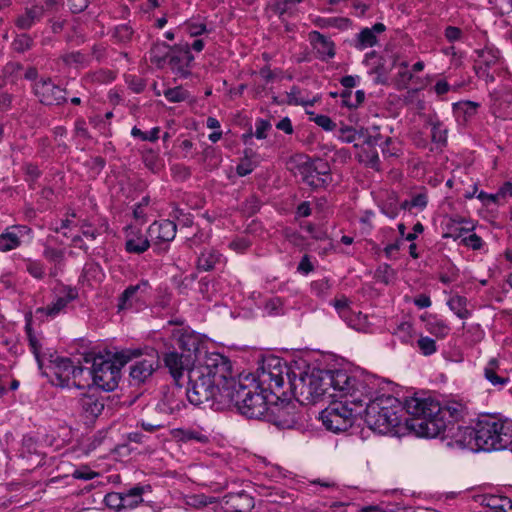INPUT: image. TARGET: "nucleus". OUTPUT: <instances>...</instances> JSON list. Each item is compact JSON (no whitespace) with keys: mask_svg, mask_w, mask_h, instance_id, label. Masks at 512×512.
Returning a JSON list of instances; mask_svg holds the SVG:
<instances>
[{"mask_svg":"<svg viewBox=\"0 0 512 512\" xmlns=\"http://www.w3.org/2000/svg\"><path fill=\"white\" fill-rule=\"evenodd\" d=\"M405 409L411 416L405 419L406 427L417 436L434 438L440 434L455 439H463L458 431L457 421L462 416V405L456 402L440 405L431 398L412 397L405 402Z\"/></svg>","mask_w":512,"mask_h":512,"instance_id":"1","label":"nucleus"},{"mask_svg":"<svg viewBox=\"0 0 512 512\" xmlns=\"http://www.w3.org/2000/svg\"><path fill=\"white\" fill-rule=\"evenodd\" d=\"M463 439H457L460 446H469L472 440L478 450L495 451L506 449L512 444V420L485 416L478 420L475 428L458 427Z\"/></svg>","mask_w":512,"mask_h":512,"instance_id":"2","label":"nucleus"},{"mask_svg":"<svg viewBox=\"0 0 512 512\" xmlns=\"http://www.w3.org/2000/svg\"><path fill=\"white\" fill-rule=\"evenodd\" d=\"M365 409V423L380 434H398L397 429L401 423L399 415L403 408L397 398L392 395H378L374 388L372 397H369Z\"/></svg>","mask_w":512,"mask_h":512,"instance_id":"3","label":"nucleus"},{"mask_svg":"<svg viewBox=\"0 0 512 512\" xmlns=\"http://www.w3.org/2000/svg\"><path fill=\"white\" fill-rule=\"evenodd\" d=\"M140 355L141 351L139 349H127L117 352L114 355V360L106 359L101 355L93 353L86 354L84 362L92 363V367L87 369L88 374L93 380L91 387L106 392L113 391L118 386L121 367Z\"/></svg>","mask_w":512,"mask_h":512,"instance_id":"4","label":"nucleus"},{"mask_svg":"<svg viewBox=\"0 0 512 512\" xmlns=\"http://www.w3.org/2000/svg\"><path fill=\"white\" fill-rule=\"evenodd\" d=\"M324 380L333 397L346 398L355 407H362L372 397L375 382L368 378L357 377L343 370H325Z\"/></svg>","mask_w":512,"mask_h":512,"instance_id":"5","label":"nucleus"},{"mask_svg":"<svg viewBox=\"0 0 512 512\" xmlns=\"http://www.w3.org/2000/svg\"><path fill=\"white\" fill-rule=\"evenodd\" d=\"M259 386H245L241 382L234 388H225L224 399L226 403H232L238 411L250 419L267 418L270 406L265 395L266 389H260Z\"/></svg>","mask_w":512,"mask_h":512,"instance_id":"6","label":"nucleus"},{"mask_svg":"<svg viewBox=\"0 0 512 512\" xmlns=\"http://www.w3.org/2000/svg\"><path fill=\"white\" fill-rule=\"evenodd\" d=\"M325 370L294 375L290 379L291 391L301 405L315 404L324 398H333L324 380Z\"/></svg>","mask_w":512,"mask_h":512,"instance_id":"7","label":"nucleus"},{"mask_svg":"<svg viewBox=\"0 0 512 512\" xmlns=\"http://www.w3.org/2000/svg\"><path fill=\"white\" fill-rule=\"evenodd\" d=\"M194 368L216 382V386L221 389V401L224 399L225 388L237 387L240 382L236 379L237 373L234 372L231 361L220 353L206 354L203 361Z\"/></svg>","mask_w":512,"mask_h":512,"instance_id":"8","label":"nucleus"},{"mask_svg":"<svg viewBox=\"0 0 512 512\" xmlns=\"http://www.w3.org/2000/svg\"><path fill=\"white\" fill-rule=\"evenodd\" d=\"M288 169L313 188L326 186L330 181V167L320 158L311 160L306 156L298 155L290 159Z\"/></svg>","mask_w":512,"mask_h":512,"instance_id":"9","label":"nucleus"},{"mask_svg":"<svg viewBox=\"0 0 512 512\" xmlns=\"http://www.w3.org/2000/svg\"><path fill=\"white\" fill-rule=\"evenodd\" d=\"M188 379L186 396L191 404L200 406L211 403L213 406L214 402L226 403V401H221V389L216 386V382L206 377L203 372L193 367L189 371Z\"/></svg>","mask_w":512,"mask_h":512,"instance_id":"10","label":"nucleus"},{"mask_svg":"<svg viewBox=\"0 0 512 512\" xmlns=\"http://www.w3.org/2000/svg\"><path fill=\"white\" fill-rule=\"evenodd\" d=\"M49 362L51 381L55 386L61 388L76 387L78 389L84 387L79 378L84 373L85 368L75 364L70 358L57 357Z\"/></svg>","mask_w":512,"mask_h":512,"instance_id":"11","label":"nucleus"},{"mask_svg":"<svg viewBox=\"0 0 512 512\" xmlns=\"http://www.w3.org/2000/svg\"><path fill=\"white\" fill-rule=\"evenodd\" d=\"M285 375L289 381L293 378L289 374V368L280 358H266L258 369V386H262L261 389H266V391L269 390L272 394H276L283 388Z\"/></svg>","mask_w":512,"mask_h":512,"instance_id":"12","label":"nucleus"},{"mask_svg":"<svg viewBox=\"0 0 512 512\" xmlns=\"http://www.w3.org/2000/svg\"><path fill=\"white\" fill-rule=\"evenodd\" d=\"M348 401H335L320 413V419L325 428L334 433L348 430L354 423L357 411L349 407Z\"/></svg>","mask_w":512,"mask_h":512,"instance_id":"13","label":"nucleus"},{"mask_svg":"<svg viewBox=\"0 0 512 512\" xmlns=\"http://www.w3.org/2000/svg\"><path fill=\"white\" fill-rule=\"evenodd\" d=\"M267 420L281 429H291L301 425V415L293 402L275 403L270 406Z\"/></svg>","mask_w":512,"mask_h":512,"instance_id":"14","label":"nucleus"},{"mask_svg":"<svg viewBox=\"0 0 512 512\" xmlns=\"http://www.w3.org/2000/svg\"><path fill=\"white\" fill-rule=\"evenodd\" d=\"M160 359L158 352L154 349H150L144 356V358L135 361L130 366V377L131 381L135 385L145 383L153 373L159 368Z\"/></svg>","mask_w":512,"mask_h":512,"instance_id":"15","label":"nucleus"},{"mask_svg":"<svg viewBox=\"0 0 512 512\" xmlns=\"http://www.w3.org/2000/svg\"><path fill=\"white\" fill-rule=\"evenodd\" d=\"M163 361L176 385H179V381L183 377L185 371L189 373V371L195 367L194 357H191L190 354L178 353L176 351L165 353Z\"/></svg>","mask_w":512,"mask_h":512,"instance_id":"16","label":"nucleus"},{"mask_svg":"<svg viewBox=\"0 0 512 512\" xmlns=\"http://www.w3.org/2000/svg\"><path fill=\"white\" fill-rule=\"evenodd\" d=\"M82 415L88 420L96 419L104 410V397L88 384V390L79 398Z\"/></svg>","mask_w":512,"mask_h":512,"instance_id":"17","label":"nucleus"},{"mask_svg":"<svg viewBox=\"0 0 512 512\" xmlns=\"http://www.w3.org/2000/svg\"><path fill=\"white\" fill-rule=\"evenodd\" d=\"M194 56L190 52L188 43L174 45L169 56L171 70L179 76L187 77L190 74L189 67Z\"/></svg>","mask_w":512,"mask_h":512,"instance_id":"18","label":"nucleus"},{"mask_svg":"<svg viewBox=\"0 0 512 512\" xmlns=\"http://www.w3.org/2000/svg\"><path fill=\"white\" fill-rule=\"evenodd\" d=\"M35 95L45 105H60L66 101L65 90L50 79L40 80L34 85Z\"/></svg>","mask_w":512,"mask_h":512,"instance_id":"19","label":"nucleus"},{"mask_svg":"<svg viewBox=\"0 0 512 512\" xmlns=\"http://www.w3.org/2000/svg\"><path fill=\"white\" fill-rule=\"evenodd\" d=\"M150 288V284L147 280H141L136 285L128 286L119 296L117 304L118 310L131 309L143 303Z\"/></svg>","mask_w":512,"mask_h":512,"instance_id":"20","label":"nucleus"},{"mask_svg":"<svg viewBox=\"0 0 512 512\" xmlns=\"http://www.w3.org/2000/svg\"><path fill=\"white\" fill-rule=\"evenodd\" d=\"M78 297V291L72 287H65L63 295L56 298L46 307H40L36 310V314L54 318L65 310L67 305Z\"/></svg>","mask_w":512,"mask_h":512,"instance_id":"21","label":"nucleus"},{"mask_svg":"<svg viewBox=\"0 0 512 512\" xmlns=\"http://www.w3.org/2000/svg\"><path fill=\"white\" fill-rule=\"evenodd\" d=\"M225 512H250L254 506V498L244 491L231 493L222 498Z\"/></svg>","mask_w":512,"mask_h":512,"instance_id":"22","label":"nucleus"},{"mask_svg":"<svg viewBox=\"0 0 512 512\" xmlns=\"http://www.w3.org/2000/svg\"><path fill=\"white\" fill-rule=\"evenodd\" d=\"M177 226L173 221L154 222L148 228V236L153 242H169L176 236Z\"/></svg>","mask_w":512,"mask_h":512,"instance_id":"23","label":"nucleus"},{"mask_svg":"<svg viewBox=\"0 0 512 512\" xmlns=\"http://www.w3.org/2000/svg\"><path fill=\"white\" fill-rule=\"evenodd\" d=\"M309 39L316 51V57L322 61H327L335 56L334 43L318 31H312Z\"/></svg>","mask_w":512,"mask_h":512,"instance_id":"24","label":"nucleus"},{"mask_svg":"<svg viewBox=\"0 0 512 512\" xmlns=\"http://www.w3.org/2000/svg\"><path fill=\"white\" fill-rule=\"evenodd\" d=\"M29 231V228L24 225L8 227L5 233H2V251H10L19 247Z\"/></svg>","mask_w":512,"mask_h":512,"instance_id":"25","label":"nucleus"},{"mask_svg":"<svg viewBox=\"0 0 512 512\" xmlns=\"http://www.w3.org/2000/svg\"><path fill=\"white\" fill-rule=\"evenodd\" d=\"M150 246V241L143 236L140 231L131 228L127 233L125 248L129 253L140 254L145 252Z\"/></svg>","mask_w":512,"mask_h":512,"instance_id":"26","label":"nucleus"},{"mask_svg":"<svg viewBox=\"0 0 512 512\" xmlns=\"http://www.w3.org/2000/svg\"><path fill=\"white\" fill-rule=\"evenodd\" d=\"M45 13V8L42 5H33L27 8L23 15H20L16 20V25L21 29H29L32 25L39 21Z\"/></svg>","mask_w":512,"mask_h":512,"instance_id":"27","label":"nucleus"},{"mask_svg":"<svg viewBox=\"0 0 512 512\" xmlns=\"http://www.w3.org/2000/svg\"><path fill=\"white\" fill-rule=\"evenodd\" d=\"M173 46H169L164 42L153 44L150 49V61L158 67H163L169 58Z\"/></svg>","mask_w":512,"mask_h":512,"instance_id":"28","label":"nucleus"},{"mask_svg":"<svg viewBox=\"0 0 512 512\" xmlns=\"http://www.w3.org/2000/svg\"><path fill=\"white\" fill-rule=\"evenodd\" d=\"M221 259L222 256L218 252L212 249H205L197 259V268L203 271H210L221 262Z\"/></svg>","mask_w":512,"mask_h":512,"instance_id":"29","label":"nucleus"},{"mask_svg":"<svg viewBox=\"0 0 512 512\" xmlns=\"http://www.w3.org/2000/svg\"><path fill=\"white\" fill-rule=\"evenodd\" d=\"M20 456L28 460L35 459L37 464L41 462V452L38 449L37 442L32 437L23 438Z\"/></svg>","mask_w":512,"mask_h":512,"instance_id":"30","label":"nucleus"},{"mask_svg":"<svg viewBox=\"0 0 512 512\" xmlns=\"http://www.w3.org/2000/svg\"><path fill=\"white\" fill-rule=\"evenodd\" d=\"M469 228H460L459 233L452 234L447 233L445 237H453L454 239H458L462 237V242L465 246L472 248L473 250H478L482 247L483 241L481 237H479L477 234H469L467 236H463L464 233H468Z\"/></svg>","mask_w":512,"mask_h":512,"instance_id":"31","label":"nucleus"},{"mask_svg":"<svg viewBox=\"0 0 512 512\" xmlns=\"http://www.w3.org/2000/svg\"><path fill=\"white\" fill-rule=\"evenodd\" d=\"M143 492V487L136 486L125 493H121L123 509H132L135 508L138 504H140L143 501Z\"/></svg>","mask_w":512,"mask_h":512,"instance_id":"32","label":"nucleus"},{"mask_svg":"<svg viewBox=\"0 0 512 512\" xmlns=\"http://www.w3.org/2000/svg\"><path fill=\"white\" fill-rule=\"evenodd\" d=\"M179 347L182 353L190 354L191 357L196 359V353L199 350V339L192 334H182L178 340Z\"/></svg>","mask_w":512,"mask_h":512,"instance_id":"33","label":"nucleus"},{"mask_svg":"<svg viewBox=\"0 0 512 512\" xmlns=\"http://www.w3.org/2000/svg\"><path fill=\"white\" fill-rule=\"evenodd\" d=\"M483 502L493 512H506L511 507V499L505 496L490 495L485 497Z\"/></svg>","mask_w":512,"mask_h":512,"instance_id":"34","label":"nucleus"},{"mask_svg":"<svg viewBox=\"0 0 512 512\" xmlns=\"http://www.w3.org/2000/svg\"><path fill=\"white\" fill-rule=\"evenodd\" d=\"M314 24L318 26L319 28H329V27H335L340 30L347 29L350 25V20L348 18L343 17H317L314 20Z\"/></svg>","mask_w":512,"mask_h":512,"instance_id":"35","label":"nucleus"},{"mask_svg":"<svg viewBox=\"0 0 512 512\" xmlns=\"http://www.w3.org/2000/svg\"><path fill=\"white\" fill-rule=\"evenodd\" d=\"M498 368V360L496 358H492L489 360L487 366L484 369L485 378L494 386L496 385H505L509 379L505 377L498 376L496 373V369Z\"/></svg>","mask_w":512,"mask_h":512,"instance_id":"36","label":"nucleus"},{"mask_svg":"<svg viewBox=\"0 0 512 512\" xmlns=\"http://www.w3.org/2000/svg\"><path fill=\"white\" fill-rule=\"evenodd\" d=\"M344 320L351 328L357 331H365L369 325L367 315L363 314L362 312L354 313L351 311L348 314V319Z\"/></svg>","mask_w":512,"mask_h":512,"instance_id":"37","label":"nucleus"},{"mask_svg":"<svg viewBox=\"0 0 512 512\" xmlns=\"http://www.w3.org/2000/svg\"><path fill=\"white\" fill-rule=\"evenodd\" d=\"M177 437L183 442L196 441L198 443H207L208 437L200 431L193 429L177 430Z\"/></svg>","mask_w":512,"mask_h":512,"instance_id":"38","label":"nucleus"},{"mask_svg":"<svg viewBox=\"0 0 512 512\" xmlns=\"http://www.w3.org/2000/svg\"><path fill=\"white\" fill-rule=\"evenodd\" d=\"M466 303V298L461 296H453L448 301L450 309L461 319H466L469 316V312L466 308Z\"/></svg>","mask_w":512,"mask_h":512,"instance_id":"39","label":"nucleus"},{"mask_svg":"<svg viewBox=\"0 0 512 512\" xmlns=\"http://www.w3.org/2000/svg\"><path fill=\"white\" fill-rule=\"evenodd\" d=\"M426 329L430 334L440 339L445 338L450 331L449 326L445 322L436 319L427 322Z\"/></svg>","mask_w":512,"mask_h":512,"instance_id":"40","label":"nucleus"},{"mask_svg":"<svg viewBox=\"0 0 512 512\" xmlns=\"http://www.w3.org/2000/svg\"><path fill=\"white\" fill-rule=\"evenodd\" d=\"M352 96L353 92L351 89L346 88V90L341 93L342 103L348 108H357L365 99V93L362 90L356 91V100H352Z\"/></svg>","mask_w":512,"mask_h":512,"instance_id":"41","label":"nucleus"},{"mask_svg":"<svg viewBox=\"0 0 512 512\" xmlns=\"http://www.w3.org/2000/svg\"><path fill=\"white\" fill-rule=\"evenodd\" d=\"M358 44L356 45L359 49H365L373 47L377 43L376 35L374 31L369 28H364L357 36Z\"/></svg>","mask_w":512,"mask_h":512,"instance_id":"42","label":"nucleus"},{"mask_svg":"<svg viewBox=\"0 0 512 512\" xmlns=\"http://www.w3.org/2000/svg\"><path fill=\"white\" fill-rule=\"evenodd\" d=\"M178 387L173 390L170 394H166L164 397V404L167 406L170 413L178 412L184 407V403L182 400H174L178 394L181 393V385H177Z\"/></svg>","mask_w":512,"mask_h":512,"instance_id":"43","label":"nucleus"},{"mask_svg":"<svg viewBox=\"0 0 512 512\" xmlns=\"http://www.w3.org/2000/svg\"><path fill=\"white\" fill-rule=\"evenodd\" d=\"M300 2L301 0H277L275 4V10L279 16H292L295 12L297 4Z\"/></svg>","mask_w":512,"mask_h":512,"instance_id":"44","label":"nucleus"},{"mask_svg":"<svg viewBox=\"0 0 512 512\" xmlns=\"http://www.w3.org/2000/svg\"><path fill=\"white\" fill-rule=\"evenodd\" d=\"M432 141L438 144H445L447 141V129L439 121H430Z\"/></svg>","mask_w":512,"mask_h":512,"instance_id":"45","label":"nucleus"},{"mask_svg":"<svg viewBox=\"0 0 512 512\" xmlns=\"http://www.w3.org/2000/svg\"><path fill=\"white\" fill-rule=\"evenodd\" d=\"M417 346L424 356H430L437 351L435 340L428 336H420L417 340Z\"/></svg>","mask_w":512,"mask_h":512,"instance_id":"46","label":"nucleus"},{"mask_svg":"<svg viewBox=\"0 0 512 512\" xmlns=\"http://www.w3.org/2000/svg\"><path fill=\"white\" fill-rule=\"evenodd\" d=\"M493 114L497 117H508L512 112V97L507 100H496L492 106Z\"/></svg>","mask_w":512,"mask_h":512,"instance_id":"47","label":"nucleus"},{"mask_svg":"<svg viewBox=\"0 0 512 512\" xmlns=\"http://www.w3.org/2000/svg\"><path fill=\"white\" fill-rule=\"evenodd\" d=\"M188 92L182 87L169 88L164 91V97L172 103H178L188 98Z\"/></svg>","mask_w":512,"mask_h":512,"instance_id":"48","label":"nucleus"},{"mask_svg":"<svg viewBox=\"0 0 512 512\" xmlns=\"http://www.w3.org/2000/svg\"><path fill=\"white\" fill-rule=\"evenodd\" d=\"M159 132L160 129L158 127L152 128L149 132H143L135 126L131 130V135L133 137H138L143 141L154 142L159 138Z\"/></svg>","mask_w":512,"mask_h":512,"instance_id":"49","label":"nucleus"},{"mask_svg":"<svg viewBox=\"0 0 512 512\" xmlns=\"http://www.w3.org/2000/svg\"><path fill=\"white\" fill-rule=\"evenodd\" d=\"M133 30L127 24L116 26L113 31V37L119 42H127L132 38Z\"/></svg>","mask_w":512,"mask_h":512,"instance_id":"50","label":"nucleus"},{"mask_svg":"<svg viewBox=\"0 0 512 512\" xmlns=\"http://www.w3.org/2000/svg\"><path fill=\"white\" fill-rule=\"evenodd\" d=\"M28 339L30 348L37 360L39 368L41 369L43 367V359L41 355L42 345L40 343V340L37 338V336L31 334L30 332L28 333Z\"/></svg>","mask_w":512,"mask_h":512,"instance_id":"51","label":"nucleus"},{"mask_svg":"<svg viewBox=\"0 0 512 512\" xmlns=\"http://www.w3.org/2000/svg\"><path fill=\"white\" fill-rule=\"evenodd\" d=\"M349 304L350 301L345 296H341L333 302V306L342 319H348V314L351 312Z\"/></svg>","mask_w":512,"mask_h":512,"instance_id":"52","label":"nucleus"},{"mask_svg":"<svg viewBox=\"0 0 512 512\" xmlns=\"http://www.w3.org/2000/svg\"><path fill=\"white\" fill-rule=\"evenodd\" d=\"M105 504L115 510L123 509L122 494L117 492L108 493L104 498Z\"/></svg>","mask_w":512,"mask_h":512,"instance_id":"53","label":"nucleus"},{"mask_svg":"<svg viewBox=\"0 0 512 512\" xmlns=\"http://www.w3.org/2000/svg\"><path fill=\"white\" fill-rule=\"evenodd\" d=\"M31 43V38L26 34H22L14 39L12 47L17 52H24L31 47Z\"/></svg>","mask_w":512,"mask_h":512,"instance_id":"54","label":"nucleus"},{"mask_svg":"<svg viewBox=\"0 0 512 512\" xmlns=\"http://www.w3.org/2000/svg\"><path fill=\"white\" fill-rule=\"evenodd\" d=\"M43 255L48 261L55 264L61 263L64 259V252L52 247H46Z\"/></svg>","mask_w":512,"mask_h":512,"instance_id":"55","label":"nucleus"},{"mask_svg":"<svg viewBox=\"0 0 512 512\" xmlns=\"http://www.w3.org/2000/svg\"><path fill=\"white\" fill-rule=\"evenodd\" d=\"M270 129H271V124L268 120L257 119L255 122L254 135L258 139H265L267 137V131Z\"/></svg>","mask_w":512,"mask_h":512,"instance_id":"56","label":"nucleus"},{"mask_svg":"<svg viewBox=\"0 0 512 512\" xmlns=\"http://www.w3.org/2000/svg\"><path fill=\"white\" fill-rule=\"evenodd\" d=\"M27 271L36 279H42L45 275V269L39 261H29L27 263Z\"/></svg>","mask_w":512,"mask_h":512,"instance_id":"57","label":"nucleus"},{"mask_svg":"<svg viewBox=\"0 0 512 512\" xmlns=\"http://www.w3.org/2000/svg\"><path fill=\"white\" fill-rule=\"evenodd\" d=\"M310 119L326 131H332L336 126L331 118L326 115H316Z\"/></svg>","mask_w":512,"mask_h":512,"instance_id":"58","label":"nucleus"},{"mask_svg":"<svg viewBox=\"0 0 512 512\" xmlns=\"http://www.w3.org/2000/svg\"><path fill=\"white\" fill-rule=\"evenodd\" d=\"M312 291L319 297H324L330 289V284L326 279L314 281L311 285Z\"/></svg>","mask_w":512,"mask_h":512,"instance_id":"59","label":"nucleus"},{"mask_svg":"<svg viewBox=\"0 0 512 512\" xmlns=\"http://www.w3.org/2000/svg\"><path fill=\"white\" fill-rule=\"evenodd\" d=\"M428 200L425 193H419L410 199V206L413 208L424 209L427 206Z\"/></svg>","mask_w":512,"mask_h":512,"instance_id":"60","label":"nucleus"},{"mask_svg":"<svg viewBox=\"0 0 512 512\" xmlns=\"http://www.w3.org/2000/svg\"><path fill=\"white\" fill-rule=\"evenodd\" d=\"M72 475L76 479L91 480L98 476V473L89 470L87 467H84L82 469L75 470Z\"/></svg>","mask_w":512,"mask_h":512,"instance_id":"61","label":"nucleus"},{"mask_svg":"<svg viewBox=\"0 0 512 512\" xmlns=\"http://www.w3.org/2000/svg\"><path fill=\"white\" fill-rule=\"evenodd\" d=\"M67 2L72 13L84 11L89 4V0H67Z\"/></svg>","mask_w":512,"mask_h":512,"instance_id":"62","label":"nucleus"},{"mask_svg":"<svg viewBox=\"0 0 512 512\" xmlns=\"http://www.w3.org/2000/svg\"><path fill=\"white\" fill-rule=\"evenodd\" d=\"M127 83H128V86L129 88L135 92V93H140L144 90L145 88V81L141 78H137V77H130L128 80H127Z\"/></svg>","mask_w":512,"mask_h":512,"instance_id":"63","label":"nucleus"},{"mask_svg":"<svg viewBox=\"0 0 512 512\" xmlns=\"http://www.w3.org/2000/svg\"><path fill=\"white\" fill-rule=\"evenodd\" d=\"M187 31L190 36L196 37L207 31L206 25L203 23H189L187 25Z\"/></svg>","mask_w":512,"mask_h":512,"instance_id":"64","label":"nucleus"}]
</instances>
